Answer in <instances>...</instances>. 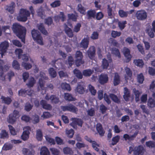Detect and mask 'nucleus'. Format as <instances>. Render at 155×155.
I'll use <instances>...</instances> for the list:
<instances>
[{
	"label": "nucleus",
	"instance_id": "obj_1",
	"mask_svg": "<svg viewBox=\"0 0 155 155\" xmlns=\"http://www.w3.org/2000/svg\"><path fill=\"white\" fill-rule=\"evenodd\" d=\"M12 30L16 35L21 39V41L25 43L26 32L25 28L18 24L15 23L13 25Z\"/></svg>",
	"mask_w": 155,
	"mask_h": 155
},
{
	"label": "nucleus",
	"instance_id": "obj_2",
	"mask_svg": "<svg viewBox=\"0 0 155 155\" xmlns=\"http://www.w3.org/2000/svg\"><path fill=\"white\" fill-rule=\"evenodd\" d=\"M30 15V13L26 9H20L17 18L18 21H25L27 20V17Z\"/></svg>",
	"mask_w": 155,
	"mask_h": 155
},
{
	"label": "nucleus",
	"instance_id": "obj_3",
	"mask_svg": "<svg viewBox=\"0 0 155 155\" xmlns=\"http://www.w3.org/2000/svg\"><path fill=\"white\" fill-rule=\"evenodd\" d=\"M14 75V73L12 71L9 72L6 75H4L3 73V70L1 63L0 62V79L2 81L9 82L11 78Z\"/></svg>",
	"mask_w": 155,
	"mask_h": 155
},
{
	"label": "nucleus",
	"instance_id": "obj_4",
	"mask_svg": "<svg viewBox=\"0 0 155 155\" xmlns=\"http://www.w3.org/2000/svg\"><path fill=\"white\" fill-rule=\"evenodd\" d=\"M31 33L33 38L35 41L41 45H43L42 38L38 31L34 29L32 31Z\"/></svg>",
	"mask_w": 155,
	"mask_h": 155
},
{
	"label": "nucleus",
	"instance_id": "obj_5",
	"mask_svg": "<svg viewBox=\"0 0 155 155\" xmlns=\"http://www.w3.org/2000/svg\"><path fill=\"white\" fill-rule=\"evenodd\" d=\"M19 113L16 110H14L13 113L9 114L7 119L8 123L13 124L16 121L17 118L19 116Z\"/></svg>",
	"mask_w": 155,
	"mask_h": 155
},
{
	"label": "nucleus",
	"instance_id": "obj_6",
	"mask_svg": "<svg viewBox=\"0 0 155 155\" xmlns=\"http://www.w3.org/2000/svg\"><path fill=\"white\" fill-rule=\"evenodd\" d=\"M23 130L24 131L21 136V138L23 140L26 141L29 138L31 128L29 126H27L24 127Z\"/></svg>",
	"mask_w": 155,
	"mask_h": 155
},
{
	"label": "nucleus",
	"instance_id": "obj_7",
	"mask_svg": "<svg viewBox=\"0 0 155 155\" xmlns=\"http://www.w3.org/2000/svg\"><path fill=\"white\" fill-rule=\"evenodd\" d=\"M9 46V43L6 41L2 42L0 44V54L2 57L6 52Z\"/></svg>",
	"mask_w": 155,
	"mask_h": 155
},
{
	"label": "nucleus",
	"instance_id": "obj_8",
	"mask_svg": "<svg viewBox=\"0 0 155 155\" xmlns=\"http://www.w3.org/2000/svg\"><path fill=\"white\" fill-rule=\"evenodd\" d=\"M83 122L82 120L81 119L74 118L73 119L72 122L70 124L71 126L74 129H77V126L81 127Z\"/></svg>",
	"mask_w": 155,
	"mask_h": 155
},
{
	"label": "nucleus",
	"instance_id": "obj_9",
	"mask_svg": "<svg viewBox=\"0 0 155 155\" xmlns=\"http://www.w3.org/2000/svg\"><path fill=\"white\" fill-rule=\"evenodd\" d=\"M83 56L82 53L79 51H77L76 53L75 58L76 65L77 66L83 64L84 61L82 60Z\"/></svg>",
	"mask_w": 155,
	"mask_h": 155
},
{
	"label": "nucleus",
	"instance_id": "obj_10",
	"mask_svg": "<svg viewBox=\"0 0 155 155\" xmlns=\"http://www.w3.org/2000/svg\"><path fill=\"white\" fill-rule=\"evenodd\" d=\"M135 15L137 19L140 20H144L147 16L146 12L144 10L137 11Z\"/></svg>",
	"mask_w": 155,
	"mask_h": 155
},
{
	"label": "nucleus",
	"instance_id": "obj_11",
	"mask_svg": "<svg viewBox=\"0 0 155 155\" xmlns=\"http://www.w3.org/2000/svg\"><path fill=\"white\" fill-rule=\"evenodd\" d=\"M84 139L87 141L91 143L92 144L93 148L96 151L98 152L99 147V145L95 141H93L91 140L90 138H89L87 136H86L84 137Z\"/></svg>",
	"mask_w": 155,
	"mask_h": 155
},
{
	"label": "nucleus",
	"instance_id": "obj_12",
	"mask_svg": "<svg viewBox=\"0 0 155 155\" xmlns=\"http://www.w3.org/2000/svg\"><path fill=\"white\" fill-rule=\"evenodd\" d=\"M111 61V60L109 55L108 56L107 59L106 58L103 59L102 61V66L104 69H107L109 66V64Z\"/></svg>",
	"mask_w": 155,
	"mask_h": 155
},
{
	"label": "nucleus",
	"instance_id": "obj_13",
	"mask_svg": "<svg viewBox=\"0 0 155 155\" xmlns=\"http://www.w3.org/2000/svg\"><path fill=\"white\" fill-rule=\"evenodd\" d=\"M87 54L91 59H93L95 54V47L93 46H91L87 51Z\"/></svg>",
	"mask_w": 155,
	"mask_h": 155
},
{
	"label": "nucleus",
	"instance_id": "obj_14",
	"mask_svg": "<svg viewBox=\"0 0 155 155\" xmlns=\"http://www.w3.org/2000/svg\"><path fill=\"white\" fill-rule=\"evenodd\" d=\"M41 105L43 108L48 110H51L52 109V106L47 103V102L44 100H41L40 102Z\"/></svg>",
	"mask_w": 155,
	"mask_h": 155
},
{
	"label": "nucleus",
	"instance_id": "obj_15",
	"mask_svg": "<svg viewBox=\"0 0 155 155\" xmlns=\"http://www.w3.org/2000/svg\"><path fill=\"white\" fill-rule=\"evenodd\" d=\"M108 81V77L107 74H101L99 77V81L101 84H104Z\"/></svg>",
	"mask_w": 155,
	"mask_h": 155
},
{
	"label": "nucleus",
	"instance_id": "obj_16",
	"mask_svg": "<svg viewBox=\"0 0 155 155\" xmlns=\"http://www.w3.org/2000/svg\"><path fill=\"white\" fill-rule=\"evenodd\" d=\"M123 52L124 56L127 59V62H128L131 58L129 49L126 47H124L123 49Z\"/></svg>",
	"mask_w": 155,
	"mask_h": 155
},
{
	"label": "nucleus",
	"instance_id": "obj_17",
	"mask_svg": "<svg viewBox=\"0 0 155 155\" xmlns=\"http://www.w3.org/2000/svg\"><path fill=\"white\" fill-rule=\"evenodd\" d=\"M22 151L24 155H34L35 153L34 150L32 148L28 149L24 148Z\"/></svg>",
	"mask_w": 155,
	"mask_h": 155
},
{
	"label": "nucleus",
	"instance_id": "obj_18",
	"mask_svg": "<svg viewBox=\"0 0 155 155\" xmlns=\"http://www.w3.org/2000/svg\"><path fill=\"white\" fill-rule=\"evenodd\" d=\"M42 78L44 79H46L48 78L45 76V74L44 73L41 72L40 73L39 77V84L40 87H42L44 86V83L42 80Z\"/></svg>",
	"mask_w": 155,
	"mask_h": 155
},
{
	"label": "nucleus",
	"instance_id": "obj_19",
	"mask_svg": "<svg viewBox=\"0 0 155 155\" xmlns=\"http://www.w3.org/2000/svg\"><path fill=\"white\" fill-rule=\"evenodd\" d=\"M89 38L87 37L83 39L81 42L80 45L81 47L84 48H87L89 43Z\"/></svg>",
	"mask_w": 155,
	"mask_h": 155
},
{
	"label": "nucleus",
	"instance_id": "obj_20",
	"mask_svg": "<svg viewBox=\"0 0 155 155\" xmlns=\"http://www.w3.org/2000/svg\"><path fill=\"white\" fill-rule=\"evenodd\" d=\"M144 150V147L141 145H139L137 147V150L134 151V154L135 155H143Z\"/></svg>",
	"mask_w": 155,
	"mask_h": 155
},
{
	"label": "nucleus",
	"instance_id": "obj_21",
	"mask_svg": "<svg viewBox=\"0 0 155 155\" xmlns=\"http://www.w3.org/2000/svg\"><path fill=\"white\" fill-rule=\"evenodd\" d=\"M96 129L100 136H102L104 135L105 131L103 130L102 125L101 124H97L96 125Z\"/></svg>",
	"mask_w": 155,
	"mask_h": 155
},
{
	"label": "nucleus",
	"instance_id": "obj_22",
	"mask_svg": "<svg viewBox=\"0 0 155 155\" xmlns=\"http://www.w3.org/2000/svg\"><path fill=\"white\" fill-rule=\"evenodd\" d=\"M40 154V155H50V153L46 147L43 146L41 149Z\"/></svg>",
	"mask_w": 155,
	"mask_h": 155
},
{
	"label": "nucleus",
	"instance_id": "obj_23",
	"mask_svg": "<svg viewBox=\"0 0 155 155\" xmlns=\"http://www.w3.org/2000/svg\"><path fill=\"white\" fill-rule=\"evenodd\" d=\"M55 21L57 22L60 19H61L62 21H63L65 19V17L64 13L61 12L59 15H56L54 17Z\"/></svg>",
	"mask_w": 155,
	"mask_h": 155
},
{
	"label": "nucleus",
	"instance_id": "obj_24",
	"mask_svg": "<svg viewBox=\"0 0 155 155\" xmlns=\"http://www.w3.org/2000/svg\"><path fill=\"white\" fill-rule=\"evenodd\" d=\"M64 28L66 33L70 37H72L73 36V32L71 29L68 27L66 24H64Z\"/></svg>",
	"mask_w": 155,
	"mask_h": 155
},
{
	"label": "nucleus",
	"instance_id": "obj_25",
	"mask_svg": "<svg viewBox=\"0 0 155 155\" xmlns=\"http://www.w3.org/2000/svg\"><path fill=\"white\" fill-rule=\"evenodd\" d=\"M147 104L149 108L155 107V99L152 97L149 98L148 100Z\"/></svg>",
	"mask_w": 155,
	"mask_h": 155
},
{
	"label": "nucleus",
	"instance_id": "obj_26",
	"mask_svg": "<svg viewBox=\"0 0 155 155\" xmlns=\"http://www.w3.org/2000/svg\"><path fill=\"white\" fill-rule=\"evenodd\" d=\"M15 6V3L12 2L9 5L7 6L6 9L10 13L12 14L14 12Z\"/></svg>",
	"mask_w": 155,
	"mask_h": 155
},
{
	"label": "nucleus",
	"instance_id": "obj_27",
	"mask_svg": "<svg viewBox=\"0 0 155 155\" xmlns=\"http://www.w3.org/2000/svg\"><path fill=\"white\" fill-rule=\"evenodd\" d=\"M64 98L65 100L68 101H73L75 100V98L73 97L71 94L68 93H65Z\"/></svg>",
	"mask_w": 155,
	"mask_h": 155
},
{
	"label": "nucleus",
	"instance_id": "obj_28",
	"mask_svg": "<svg viewBox=\"0 0 155 155\" xmlns=\"http://www.w3.org/2000/svg\"><path fill=\"white\" fill-rule=\"evenodd\" d=\"M120 77L117 73H115L113 79V84L114 86H116L120 83Z\"/></svg>",
	"mask_w": 155,
	"mask_h": 155
},
{
	"label": "nucleus",
	"instance_id": "obj_29",
	"mask_svg": "<svg viewBox=\"0 0 155 155\" xmlns=\"http://www.w3.org/2000/svg\"><path fill=\"white\" fill-rule=\"evenodd\" d=\"M124 95L123 96V97L125 101H128L130 97V93L127 88H124Z\"/></svg>",
	"mask_w": 155,
	"mask_h": 155
},
{
	"label": "nucleus",
	"instance_id": "obj_30",
	"mask_svg": "<svg viewBox=\"0 0 155 155\" xmlns=\"http://www.w3.org/2000/svg\"><path fill=\"white\" fill-rule=\"evenodd\" d=\"M1 99L2 100L3 102L8 105L12 101L11 99L9 97H5L2 96L1 97Z\"/></svg>",
	"mask_w": 155,
	"mask_h": 155
},
{
	"label": "nucleus",
	"instance_id": "obj_31",
	"mask_svg": "<svg viewBox=\"0 0 155 155\" xmlns=\"http://www.w3.org/2000/svg\"><path fill=\"white\" fill-rule=\"evenodd\" d=\"M112 5V6H111L110 5H108L107 12L108 13V16L110 18H111L112 16L111 8H115L116 7V4L115 3H113Z\"/></svg>",
	"mask_w": 155,
	"mask_h": 155
},
{
	"label": "nucleus",
	"instance_id": "obj_32",
	"mask_svg": "<svg viewBox=\"0 0 155 155\" xmlns=\"http://www.w3.org/2000/svg\"><path fill=\"white\" fill-rule=\"evenodd\" d=\"M36 138L38 141H41L42 140L43 138V135L41 130L38 129L37 130Z\"/></svg>",
	"mask_w": 155,
	"mask_h": 155
},
{
	"label": "nucleus",
	"instance_id": "obj_33",
	"mask_svg": "<svg viewBox=\"0 0 155 155\" xmlns=\"http://www.w3.org/2000/svg\"><path fill=\"white\" fill-rule=\"evenodd\" d=\"M110 97L112 100L114 102L117 103H120V100L116 95L114 94H110Z\"/></svg>",
	"mask_w": 155,
	"mask_h": 155
},
{
	"label": "nucleus",
	"instance_id": "obj_34",
	"mask_svg": "<svg viewBox=\"0 0 155 155\" xmlns=\"http://www.w3.org/2000/svg\"><path fill=\"white\" fill-rule=\"evenodd\" d=\"M120 137L118 135H117L113 137L112 139L111 145H114L117 144L120 140Z\"/></svg>",
	"mask_w": 155,
	"mask_h": 155
},
{
	"label": "nucleus",
	"instance_id": "obj_35",
	"mask_svg": "<svg viewBox=\"0 0 155 155\" xmlns=\"http://www.w3.org/2000/svg\"><path fill=\"white\" fill-rule=\"evenodd\" d=\"M146 145L147 147L150 148H155V142L150 140L146 142Z\"/></svg>",
	"mask_w": 155,
	"mask_h": 155
},
{
	"label": "nucleus",
	"instance_id": "obj_36",
	"mask_svg": "<svg viewBox=\"0 0 155 155\" xmlns=\"http://www.w3.org/2000/svg\"><path fill=\"white\" fill-rule=\"evenodd\" d=\"M152 29L150 25L147 27L146 31L148 33V35L151 38H153L154 37V34L152 31Z\"/></svg>",
	"mask_w": 155,
	"mask_h": 155
},
{
	"label": "nucleus",
	"instance_id": "obj_37",
	"mask_svg": "<svg viewBox=\"0 0 155 155\" xmlns=\"http://www.w3.org/2000/svg\"><path fill=\"white\" fill-rule=\"evenodd\" d=\"M13 147L12 145L10 143H5L2 147V149L4 150H8L11 149Z\"/></svg>",
	"mask_w": 155,
	"mask_h": 155
},
{
	"label": "nucleus",
	"instance_id": "obj_38",
	"mask_svg": "<svg viewBox=\"0 0 155 155\" xmlns=\"http://www.w3.org/2000/svg\"><path fill=\"white\" fill-rule=\"evenodd\" d=\"M0 136L1 138L2 139L8 138L9 137L8 133L4 130H2Z\"/></svg>",
	"mask_w": 155,
	"mask_h": 155
},
{
	"label": "nucleus",
	"instance_id": "obj_39",
	"mask_svg": "<svg viewBox=\"0 0 155 155\" xmlns=\"http://www.w3.org/2000/svg\"><path fill=\"white\" fill-rule=\"evenodd\" d=\"M134 63L135 65L140 67H143L144 64L142 60H135L134 61Z\"/></svg>",
	"mask_w": 155,
	"mask_h": 155
},
{
	"label": "nucleus",
	"instance_id": "obj_40",
	"mask_svg": "<svg viewBox=\"0 0 155 155\" xmlns=\"http://www.w3.org/2000/svg\"><path fill=\"white\" fill-rule=\"evenodd\" d=\"M50 99L52 103L56 104L59 102V99L55 95H52L50 97Z\"/></svg>",
	"mask_w": 155,
	"mask_h": 155
},
{
	"label": "nucleus",
	"instance_id": "obj_41",
	"mask_svg": "<svg viewBox=\"0 0 155 155\" xmlns=\"http://www.w3.org/2000/svg\"><path fill=\"white\" fill-rule=\"evenodd\" d=\"M38 29L41 32L45 35H47L48 32L45 29L43 25L41 24L38 26Z\"/></svg>",
	"mask_w": 155,
	"mask_h": 155
},
{
	"label": "nucleus",
	"instance_id": "obj_42",
	"mask_svg": "<svg viewBox=\"0 0 155 155\" xmlns=\"http://www.w3.org/2000/svg\"><path fill=\"white\" fill-rule=\"evenodd\" d=\"M77 111V108L73 105L70 104L68 106V111L75 113Z\"/></svg>",
	"mask_w": 155,
	"mask_h": 155
},
{
	"label": "nucleus",
	"instance_id": "obj_43",
	"mask_svg": "<svg viewBox=\"0 0 155 155\" xmlns=\"http://www.w3.org/2000/svg\"><path fill=\"white\" fill-rule=\"evenodd\" d=\"M127 23V22L126 21H118V25L120 30H122L124 28L125 25Z\"/></svg>",
	"mask_w": 155,
	"mask_h": 155
},
{
	"label": "nucleus",
	"instance_id": "obj_44",
	"mask_svg": "<svg viewBox=\"0 0 155 155\" xmlns=\"http://www.w3.org/2000/svg\"><path fill=\"white\" fill-rule=\"evenodd\" d=\"M22 58L23 61V62H26L30 60V61L31 62H33L32 60L30 58V57L29 55L28 54H24L22 55Z\"/></svg>",
	"mask_w": 155,
	"mask_h": 155
},
{
	"label": "nucleus",
	"instance_id": "obj_45",
	"mask_svg": "<svg viewBox=\"0 0 155 155\" xmlns=\"http://www.w3.org/2000/svg\"><path fill=\"white\" fill-rule=\"evenodd\" d=\"M93 70L91 69H87L84 70L83 71V75L85 76H89L92 74Z\"/></svg>",
	"mask_w": 155,
	"mask_h": 155
},
{
	"label": "nucleus",
	"instance_id": "obj_46",
	"mask_svg": "<svg viewBox=\"0 0 155 155\" xmlns=\"http://www.w3.org/2000/svg\"><path fill=\"white\" fill-rule=\"evenodd\" d=\"M52 154L53 155H59L60 151L55 148H51L50 149Z\"/></svg>",
	"mask_w": 155,
	"mask_h": 155
},
{
	"label": "nucleus",
	"instance_id": "obj_47",
	"mask_svg": "<svg viewBox=\"0 0 155 155\" xmlns=\"http://www.w3.org/2000/svg\"><path fill=\"white\" fill-rule=\"evenodd\" d=\"M74 73L78 78L81 79L82 78V74L79 70L75 69L74 71Z\"/></svg>",
	"mask_w": 155,
	"mask_h": 155
},
{
	"label": "nucleus",
	"instance_id": "obj_48",
	"mask_svg": "<svg viewBox=\"0 0 155 155\" xmlns=\"http://www.w3.org/2000/svg\"><path fill=\"white\" fill-rule=\"evenodd\" d=\"M50 76L53 78L55 77L57 75L56 72L52 68H50L48 70Z\"/></svg>",
	"mask_w": 155,
	"mask_h": 155
},
{
	"label": "nucleus",
	"instance_id": "obj_49",
	"mask_svg": "<svg viewBox=\"0 0 155 155\" xmlns=\"http://www.w3.org/2000/svg\"><path fill=\"white\" fill-rule=\"evenodd\" d=\"M74 133V131L72 129L66 131L67 136L69 138H71L73 137Z\"/></svg>",
	"mask_w": 155,
	"mask_h": 155
},
{
	"label": "nucleus",
	"instance_id": "obj_50",
	"mask_svg": "<svg viewBox=\"0 0 155 155\" xmlns=\"http://www.w3.org/2000/svg\"><path fill=\"white\" fill-rule=\"evenodd\" d=\"M78 10L81 14L84 15L85 13V9L81 4L78 5Z\"/></svg>",
	"mask_w": 155,
	"mask_h": 155
},
{
	"label": "nucleus",
	"instance_id": "obj_51",
	"mask_svg": "<svg viewBox=\"0 0 155 155\" xmlns=\"http://www.w3.org/2000/svg\"><path fill=\"white\" fill-rule=\"evenodd\" d=\"M137 80L138 83L142 84L144 80V78L142 73L138 75L137 76Z\"/></svg>",
	"mask_w": 155,
	"mask_h": 155
},
{
	"label": "nucleus",
	"instance_id": "obj_52",
	"mask_svg": "<svg viewBox=\"0 0 155 155\" xmlns=\"http://www.w3.org/2000/svg\"><path fill=\"white\" fill-rule=\"evenodd\" d=\"M35 82V81L34 78H31L29 79L28 82L26 84L28 86L32 87L33 86Z\"/></svg>",
	"mask_w": 155,
	"mask_h": 155
},
{
	"label": "nucleus",
	"instance_id": "obj_53",
	"mask_svg": "<svg viewBox=\"0 0 155 155\" xmlns=\"http://www.w3.org/2000/svg\"><path fill=\"white\" fill-rule=\"evenodd\" d=\"M60 5L61 2L59 0H56L50 4L51 6L53 8L58 7Z\"/></svg>",
	"mask_w": 155,
	"mask_h": 155
},
{
	"label": "nucleus",
	"instance_id": "obj_54",
	"mask_svg": "<svg viewBox=\"0 0 155 155\" xmlns=\"http://www.w3.org/2000/svg\"><path fill=\"white\" fill-rule=\"evenodd\" d=\"M22 66L26 70H29L32 67V65L31 64L24 62H22Z\"/></svg>",
	"mask_w": 155,
	"mask_h": 155
},
{
	"label": "nucleus",
	"instance_id": "obj_55",
	"mask_svg": "<svg viewBox=\"0 0 155 155\" xmlns=\"http://www.w3.org/2000/svg\"><path fill=\"white\" fill-rule=\"evenodd\" d=\"M63 150L65 154H71L73 153L71 149L68 147L64 148Z\"/></svg>",
	"mask_w": 155,
	"mask_h": 155
},
{
	"label": "nucleus",
	"instance_id": "obj_56",
	"mask_svg": "<svg viewBox=\"0 0 155 155\" xmlns=\"http://www.w3.org/2000/svg\"><path fill=\"white\" fill-rule=\"evenodd\" d=\"M119 13L120 16L121 18H126L128 15L127 12H124L122 10H120L119 11Z\"/></svg>",
	"mask_w": 155,
	"mask_h": 155
},
{
	"label": "nucleus",
	"instance_id": "obj_57",
	"mask_svg": "<svg viewBox=\"0 0 155 155\" xmlns=\"http://www.w3.org/2000/svg\"><path fill=\"white\" fill-rule=\"evenodd\" d=\"M95 14V12L94 10L89 11L87 12V16L89 18L90 17L94 18Z\"/></svg>",
	"mask_w": 155,
	"mask_h": 155
},
{
	"label": "nucleus",
	"instance_id": "obj_58",
	"mask_svg": "<svg viewBox=\"0 0 155 155\" xmlns=\"http://www.w3.org/2000/svg\"><path fill=\"white\" fill-rule=\"evenodd\" d=\"M12 67L18 70L20 68V65L18 62L14 60L12 64Z\"/></svg>",
	"mask_w": 155,
	"mask_h": 155
},
{
	"label": "nucleus",
	"instance_id": "obj_59",
	"mask_svg": "<svg viewBox=\"0 0 155 155\" xmlns=\"http://www.w3.org/2000/svg\"><path fill=\"white\" fill-rule=\"evenodd\" d=\"M121 33L120 32L113 31L111 33V35L113 37L115 38L117 37L120 36L121 35Z\"/></svg>",
	"mask_w": 155,
	"mask_h": 155
},
{
	"label": "nucleus",
	"instance_id": "obj_60",
	"mask_svg": "<svg viewBox=\"0 0 155 155\" xmlns=\"http://www.w3.org/2000/svg\"><path fill=\"white\" fill-rule=\"evenodd\" d=\"M15 53L16 55H18V58H20L22 53V51L20 48L17 49L15 50Z\"/></svg>",
	"mask_w": 155,
	"mask_h": 155
},
{
	"label": "nucleus",
	"instance_id": "obj_61",
	"mask_svg": "<svg viewBox=\"0 0 155 155\" xmlns=\"http://www.w3.org/2000/svg\"><path fill=\"white\" fill-rule=\"evenodd\" d=\"M8 127L11 134L13 135H16V132L14 128L11 125H8Z\"/></svg>",
	"mask_w": 155,
	"mask_h": 155
},
{
	"label": "nucleus",
	"instance_id": "obj_62",
	"mask_svg": "<svg viewBox=\"0 0 155 155\" xmlns=\"http://www.w3.org/2000/svg\"><path fill=\"white\" fill-rule=\"evenodd\" d=\"M68 17L69 19H71L73 21H76L78 15H74L73 14H68Z\"/></svg>",
	"mask_w": 155,
	"mask_h": 155
},
{
	"label": "nucleus",
	"instance_id": "obj_63",
	"mask_svg": "<svg viewBox=\"0 0 155 155\" xmlns=\"http://www.w3.org/2000/svg\"><path fill=\"white\" fill-rule=\"evenodd\" d=\"M51 116L50 113L48 112H44L43 114L41 116V117L44 118H48L51 117Z\"/></svg>",
	"mask_w": 155,
	"mask_h": 155
},
{
	"label": "nucleus",
	"instance_id": "obj_64",
	"mask_svg": "<svg viewBox=\"0 0 155 155\" xmlns=\"http://www.w3.org/2000/svg\"><path fill=\"white\" fill-rule=\"evenodd\" d=\"M21 119L26 122H28L30 121L31 118L29 116L24 115L21 117Z\"/></svg>",
	"mask_w": 155,
	"mask_h": 155
}]
</instances>
